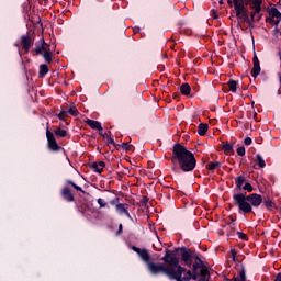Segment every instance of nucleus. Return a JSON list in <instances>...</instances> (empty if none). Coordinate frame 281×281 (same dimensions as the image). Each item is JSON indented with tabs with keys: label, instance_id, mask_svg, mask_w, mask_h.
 I'll return each mask as SVG.
<instances>
[{
	"label": "nucleus",
	"instance_id": "nucleus-1",
	"mask_svg": "<svg viewBox=\"0 0 281 281\" xmlns=\"http://www.w3.org/2000/svg\"><path fill=\"white\" fill-rule=\"evenodd\" d=\"M160 260L169 266L167 274L169 280H199V273H207L209 270L201 259V254L186 247H178L175 250L166 248L165 256Z\"/></svg>",
	"mask_w": 281,
	"mask_h": 281
},
{
	"label": "nucleus",
	"instance_id": "nucleus-2",
	"mask_svg": "<svg viewBox=\"0 0 281 281\" xmlns=\"http://www.w3.org/2000/svg\"><path fill=\"white\" fill-rule=\"evenodd\" d=\"M171 150V161L172 164H178L182 172H192L196 168V157L192 151L188 150V147L176 143Z\"/></svg>",
	"mask_w": 281,
	"mask_h": 281
},
{
	"label": "nucleus",
	"instance_id": "nucleus-3",
	"mask_svg": "<svg viewBox=\"0 0 281 281\" xmlns=\"http://www.w3.org/2000/svg\"><path fill=\"white\" fill-rule=\"evenodd\" d=\"M233 203L238 207L239 214H251L254 207L262 205V196L258 193H236L233 195Z\"/></svg>",
	"mask_w": 281,
	"mask_h": 281
},
{
	"label": "nucleus",
	"instance_id": "nucleus-4",
	"mask_svg": "<svg viewBox=\"0 0 281 281\" xmlns=\"http://www.w3.org/2000/svg\"><path fill=\"white\" fill-rule=\"evenodd\" d=\"M132 251H135V254L139 256L140 260H143V262L147 265V269L151 273V276H159V273H164L168 277L170 266H166V263H155L150 261V254L148 252V249H140L136 246H132Z\"/></svg>",
	"mask_w": 281,
	"mask_h": 281
},
{
	"label": "nucleus",
	"instance_id": "nucleus-5",
	"mask_svg": "<svg viewBox=\"0 0 281 281\" xmlns=\"http://www.w3.org/2000/svg\"><path fill=\"white\" fill-rule=\"evenodd\" d=\"M46 139H47V147L53 153H60V150H63V147L58 145V142H56V137L54 136V133L49 131V127L46 128Z\"/></svg>",
	"mask_w": 281,
	"mask_h": 281
},
{
	"label": "nucleus",
	"instance_id": "nucleus-6",
	"mask_svg": "<svg viewBox=\"0 0 281 281\" xmlns=\"http://www.w3.org/2000/svg\"><path fill=\"white\" fill-rule=\"evenodd\" d=\"M49 49V44L45 42V37H42L35 43V47L31 49L33 56H42Z\"/></svg>",
	"mask_w": 281,
	"mask_h": 281
},
{
	"label": "nucleus",
	"instance_id": "nucleus-7",
	"mask_svg": "<svg viewBox=\"0 0 281 281\" xmlns=\"http://www.w3.org/2000/svg\"><path fill=\"white\" fill-rule=\"evenodd\" d=\"M21 45H22L23 52L27 54L30 49H32V45H34V37H32L30 33L22 35Z\"/></svg>",
	"mask_w": 281,
	"mask_h": 281
},
{
	"label": "nucleus",
	"instance_id": "nucleus-8",
	"mask_svg": "<svg viewBox=\"0 0 281 281\" xmlns=\"http://www.w3.org/2000/svg\"><path fill=\"white\" fill-rule=\"evenodd\" d=\"M254 67L251 69V76L252 78H258L260 76V71H262V68H260V60L258 59V55L256 53L252 57Z\"/></svg>",
	"mask_w": 281,
	"mask_h": 281
},
{
	"label": "nucleus",
	"instance_id": "nucleus-9",
	"mask_svg": "<svg viewBox=\"0 0 281 281\" xmlns=\"http://www.w3.org/2000/svg\"><path fill=\"white\" fill-rule=\"evenodd\" d=\"M60 194L61 199L68 203H74V201H76V198L74 196V193H71V189H69V187H64Z\"/></svg>",
	"mask_w": 281,
	"mask_h": 281
},
{
	"label": "nucleus",
	"instance_id": "nucleus-10",
	"mask_svg": "<svg viewBox=\"0 0 281 281\" xmlns=\"http://www.w3.org/2000/svg\"><path fill=\"white\" fill-rule=\"evenodd\" d=\"M115 207H116V212L119 214H125V216H127V218H131V213L128 212V204L127 203H124V204L117 203L115 205Z\"/></svg>",
	"mask_w": 281,
	"mask_h": 281
},
{
	"label": "nucleus",
	"instance_id": "nucleus-11",
	"mask_svg": "<svg viewBox=\"0 0 281 281\" xmlns=\"http://www.w3.org/2000/svg\"><path fill=\"white\" fill-rule=\"evenodd\" d=\"M233 5L236 11V16H239V19H241L243 21H245L247 16H249V14H247V11L245 10V1L243 2L241 9L236 8V3H234Z\"/></svg>",
	"mask_w": 281,
	"mask_h": 281
},
{
	"label": "nucleus",
	"instance_id": "nucleus-12",
	"mask_svg": "<svg viewBox=\"0 0 281 281\" xmlns=\"http://www.w3.org/2000/svg\"><path fill=\"white\" fill-rule=\"evenodd\" d=\"M86 124L90 126V128H93V131H100V132L103 131L102 123H100L99 121L87 119Z\"/></svg>",
	"mask_w": 281,
	"mask_h": 281
},
{
	"label": "nucleus",
	"instance_id": "nucleus-13",
	"mask_svg": "<svg viewBox=\"0 0 281 281\" xmlns=\"http://www.w3.org/2000/svg\"><path fill=\"white\" fill-rule=\"evenodd\" d=\"M106 166V164L104 161H100V162H92L91 164V168L94 172H98L99 175H102V172L104 171V167Z\"/></svg>",
	"mask_w": 281,
	"mask_h": 281
},
{
	"label": "nucleus",
	"instance_id": "nucleus-14",
	"mask_svg": "<svg viewBox=\"0 0 281 281\" xmlns=\"http://www.w3.org/2000/svg\"><path fill=\"white\" fill-rule=\"evenodd\" d=\"M262 203H263L265 207L268 210V212H271V210H273V207H276V202H273V200L269 196L262 198Z\"/></svg>",
	"mask_w": 281,
	"mask_h": 281
},
{
	"label": "nucleus",
	"instance_id": "nucleus-15",
	"mask_svg": "<svg viewBox=\"0 0 281 281\" xmlns=\"http://www.w3.org/2000/svg\"><path fill=\"white\" fill-rule=\"evenodd\" d=\"M222 149L225 153V155H234V144H231L229 142L223 143Z\"/></svg>",
	"mask_w": 281,
	"mask_h": 281
},
{
	"label": "nucleus",
	"instance_id": "nucleus-16",
	"mask_svg": "<svg viewBox=\"0 0 281 281\" xmlns=\"http://www.w3.org/2000/svg\"><path fill=\"white\" fill-rule=\"evenodd\" d=\"M250 8L255 11V14H260L262 12V0H254Z\"/></svg>",
	"mask_w": 281,
	"mask_h": 281
},
{
	"label": "nucleus",
	"instance_id": "nucleus-17",
	"mask_svg": "<svg viewBox=\"0 0 281 281\" xmlns=\"http://www.w3.org/2000/svg\"><path fill=\"white\" fill-rule=\"evenodd\" d=\"M268 14L270 18L281 21V12L278 10V8H270Z\"/></svg>",
	"mask_w": 281,
	"mask_h": 281
},
{
	"label": "nucleus",
	"instance_id": "nucleus-18",
	"mask_svg": "<svg viewBox=\"0 0 281 281\" xmlns=\"http://www.w3.org/2000/svg\"><path fill=\"white\" fill-rule=\"evenodd\" d=\"M49 74V67L47 64L40 65L38 78H45Z\"/></svg>",
	"mask_w": 281,
	"mask_h": 281
},
{
	"label": "nucleus",
	"instance_id": "nucleus-19",
	"mask_svg": "<svg viewBox=\"0 0 281 281\" xmlns=\"http://www.w3.org/2000/svg\"><path fill=\"white\" fill-rule=\"evenodd\" d=\"M210 128V126L205 123H200L198 126V134L203 137L204 135H206L207 130Z\"/></svg>",
	"mask_w": 281,
	"mask_h": 281
},
{
	"label": "nucleus",
	"instance_id": "nucleus-20",
	"mask_svg": "<svg viewBox=\"0 0 281 281\" xmlns=\"http://www.w3.org/2000/svg\"><path fill=\"white\" fill-rule=\"evenodd\" d=\"M42 56L47 65H52V61L54 60L52 49L48 48Z\"/></svg>",
	"mask_w": 281,
	"mask_h": 281
},
{
	"label": "nucleus",
	"instance_id": "nucleus-21",
	"mask_svg": "<svg viewBox=\"0 0 281 281\" xmlns=\"http://www.w3.org/2000/svg\"><path fill=\"white\" fill-rule=\"evenodd\" d=\"M191 91L192 88L190 87V83H182L180 86V93H182V95H190Z\"/></svg>",
	"mask_w": 281,
	"mask_h": 281
},
{
	"label": "nucleus",
	"instance_id": "nucleus-22",
	"mask_svg": "<svg viewBox=\"0 0 281 281\" xmlns=\"http://www.w3.org/2000/svg\"><path fill=\"white\" fill-rule=\"evenodd\" d=\"M227 86L229 91H232V93H236V91H238V82L236 80L234 79L228 80Z\"/></svg>",
	"mask_w": 281,
	"mask_h": 281
},
{
	"label": "nucleus",
	"instance_id": "nucleus-23",
	"mask_svg": "<svg viewBox=\"0 0 281 281\" xmlns=\"http://www.w3.org/2000/svg\"><path fill=\"white\" fill-rule=\"evenodd\" d=\"M243 2H245V0H227V4L229 5V8H233L235 3L238 10L243 9Z\"/></svg>",
	"mask_w": 281,
	"mask_h": 281
},
{
	"label": "nucleus",
	"instance_id": "nucleus-24",
	"mask_svg": "<svg viewBox=\"0 0 281 281\" xmlns=\"http://www.w3.org/2000/svg\"><path fill=\"white\" fill-rule=\"evenodd\" d=\"M245 181H246L245 176H238L235 179L236 190H243V183H245Z\"/></svg>",
	"mask_w": 281,
	"mask_h": 281
},
{
	"label": "nucleus",
	"instance_id": "nucleus-25",
	"mask_svg": "<svg viewBox=\"0 0 281 281\" xmlns=\"http://www.w3.org/2000/svg\"><path fill=\"white\" fill-rule=\"evenodd\" d=\"M221 167V162L218 161H214V162H209L206 165V170H210V172H214L215 170H217V168Z\"/></svg>",
	"mask_w": 281,
	"mask_h": 281
},
{
	"label": "nucleus",
	"instance_id": "nucleus-26",
	"mask_svg": "<svg viewBox=\"0 0 281 281\" xmlns=\"http://www.w3.org/2000/svg\"><path fill=\"white\" fill-rule=\"evenodd\" d=\"M65 183L67 186H71L77 192H81V194H85V191L81 189V187H79L78 184H76L72 180H65Z\"/></svg>",
	"mask_w": 281,
	"mask_h": 281
},
{
	"label": "nucleus",
	"instance_id": "nucleus-27",
	"mask_svg": "<svg viewBox=\"0 0 281 281\" xmlns=\"http://www.w3.org/2000/svg\"><path fill=\"white\" fill-rule=\"evenodd\" d=\"M256 164L259 166V168H266L267 162H265V158L260 154L256 155Z\"/></svg>",
	"mask_w": 281,
	"mask_h": 281
},
{
	"label": "nucleus",
	"instance_id": "nucleus-28",
	"mask_svg": "<svg viewBox=\"0 0 281 281\" xmlns=\"http://www.w3.org/2000/svg\"><path fill=\"white\" fill-rule=\"evenodd\" d=\"M198 281H210V270L207 272H200Z\"/></svg>",
	"mask_w": 281,
	"mask_h": 281
},
{
	"label": "nucleus",
	"instance_id": "nucleus-29",
	"mask_svg": "<svg viewBox=\"0 0 281 281\" xmlns=\"http://www.w3.org/2000/svg\"><path fill=\"white\" fill-rule=\"evenodd\" d=\"M56 137H65L67 135V131L66 130H63L60 127H57L55 131H54Z\"/></svg>",
	"mask_w": 281,
	"mask_h": 281
},
{
	"label": "nucleus",
	"instance_id": "nucleus-30",
	"mask_svg": "<svg viewBox=\"0 0 281 281\" xmlns=\"http://www.w3.org/2000/svg\"><path fill=\"white\" fill-rule=\"evenodd\" d=\"M280 21L281 20H276L274 18H266V23H270V25H276L278 27V25H280Z\"/></svg>",
	"mask_w": 281,
	"mask_h": 281
},
{
	"label": "nucleus",
	"instance_id": "nucleus-31",
	"mask_svg": "<svg viewBox=\"0 0 281 281\" xmlns=\"http://www.w3.org/2000/svg\"><path fill=\"white\" fill-rule=\"evenodd\" d=\"M58 120L65 121L69 117V112L61 110L59 114L56 115Z\"/></svg>",
	"mask_w": 281,
	"mask_h": 281
},
{
	"label": "nucleus",
	"instance_id": "nucleus-32",
	"mask_svg": "<svg viewBox=\"0 0 281 281\" xmlns=\"http://www.w3.org/2000/svg\"><path fill=\"white\" fill-rule=\"evenodd\" d=\"M239 281H247V273L245 268L243 267L241 270L238 272Z\"/></svg>",
	"mask_w": 281,
	"mask_h": 281
},
{
	"label": "nucleus",
	"instance_id": "nucleus-33",
	"mask_svg": "<svg viewBox=\"0 0 281 281\" xmlns=\"http://www.w3.org/2000/svg\"><path fill=\"white\" fill-rule=\"evenodd\" d=\"M67 113L68 115L70 114L74 117H77V115L79 114L78 109H76V106L68 109Z\"/></svg>",
	"mask_w": 281,
	"mask_h": 281
},
{
	"label": "nucleus",
	"instance_id": "nucleus-34",
	"mask_svg": "<svg viewBox=\"0 0 281 281\" xmlns=\"http://www.w3.org/2000/svg\"><path fill=\"white\" fill-rule=\"evenodd\" d=\"M148 201H149L148 196L144 195V196L140 199V201H139L140 207H146V205H148Z\"/></svg>",
	"mask_w": 281,
	"mask_h": 281
},
{
	"label": "nucleus",
	"instance_id": "nucleus-35",
	"mask_svg": "<svg viewBox=\"0 0 281 281\" xmlns=\"http://www.w3.org/2000/svg\"><path fill=\"white\" fill-rule=\"evenodd\" d=\"M245 154H246L245 146H240L237 148V155H239V157H245Z\"/></svg>",
	"mask_w": 281,
	"mask_h": 281
},
{
	"label": "nucleus",
	"instance_id": "nucleus-36",
	"mask_svg": "<svg viewBox=\"0 0 281 281\" xmlns=\"http://www.w3.org/2000/svg\"><path fill=\"white\" fill-rule=\"evenodd\" d=\"M97 203H98V205H99L100 209L106 207V201H104V199H102V198H99V199L97 200Z\"/></svg>",
	"mask_w": 281,
	"mask_h": 281
},
{
	"label": "nucleus",
	"instance_id": "nucleus-37",
	"mask_svg": "<svg viewBox=\"0 0 281 281\" xmlns=\"http://www.w3.org/2000/svg\"><path fill=\"white\" fill-rule=\"evenodd\" d=\"M243 190H245L246 192H251L254 190V186H251V183L247 182L243 187Z\"/></svg>",
	"mask_w": 281,
	"mask_h": 281
},
{
	"label": "nucleus",
	"instance_id": "nucleus-38",
	"mask_svg": "<svg viewBox=\"0 0 281 281\" xmlns=\"http://www.w3.org/2000/svg\"><path fill=\"white\" fill-rule=\"evenodd\" d=\"M244 144L245 146H251V144H254V140L251 139V137L248 136L244 139Z\"/></svg>",
	"mask_w": 281,
	"mask_h": 281
},
{
	"label": "nucleus",
	"instance_id": "nucleus-39",
	"mask_svg": "<svg viewBox=\"0 0 281 281\" xmlns=\"http://www.w3.org/2000/svg\"><path fill=\"white\" fill-rule=\"evenodd\" d=\"M237 236L240 240H247V234L243 232H237Z\"/></svg>",
	"mask_w": 281,
	"mask_h": 281
},
{
	"label": "nucleus",
	"instance_id": "nucleus-40",
	"mask_svg": "<svg viewBox=\"0 0 281 281\" xmlns=\"http://www.w3.org/2000/svg\"><path fill=\"white\" fill-rule=\"evenodd\" d=\"M105 139H106L108 144H112V146H117V144H115V139H113V137L108 136Z\"/></svg>",
	"mask_w": 281,
	"mask_h": 281
},
{
	"label": "nucleus",
	"instance_id": "nucleus-41",
	"mask_svg": "<svg viewBox=\"0 0 281 281\" xmlns=\"http://www.w3.org/2000/svg\"><path fill=\"white\" fill-rule=\"evenodd\" d=\"M131 144H128V143H123V144H121V148H123V150H131Z\"/></svg>",
	"mask_w": 281,
	"mask_h": 281
},
{
	"label": "nucleus",
	"instance_id": "nucleus-42",
	"mask_svg": "<svg viewBox=\"0 0 281 281\" xmlns=\"http://www.w3.org/2000/svg\"><path fill=\"white\" fill-rule=\"evenodd\" d=\"M244 21H245V23H247L249 25V27H254V23L251 22V19H249V15L246 16V19Z\"/></svg>",
	"mask_w": 281,
	"mask_h": 281
},
{
	"label": "nucleus",
	"instance_id": "nucleus-43",
	"mask_svg": "<svg viewBox=\"0 0 281 281\" xmlns=\"http://www.w3.org/2000/svg\"><path fill=\"white\" fill-rule=\"evenodd\" d=\"M117 203H120V198H114L110 201V205H117Z\"/></svg>",
	"mask_w": 281,
	"mask_h": 281
},
{
	"label": "nucleus",
	"instance_id": "nucleus-44",
	"mask_svg": "<svg viewBox=\"0 0 281 281\" xmlns=\"http://www.w3.org/2000/svg\"><path fill=\"white\" fill-rule=\"evenodd\" d=\"M231 255L234 261H236V249H231Z\"/></svg>",
	"mask_w": 281,
	"mask_h": 281
},
{
	"label": "nucleus",
	"instance_id": "nucleus-45",
	"mask_svg": "<svg viewBox=\"0 0 281 281\" xmlns=\"http://www.w3.org/2000/svg\"><path fill=\"white\" fill-rule=\"evenodd\" d=\"M122 232H123V226H122V224H120L119 229L116 232V236H120V234H122Z\"/></svg>",
	"mask_w": 281,
	"mask_h": 281
},
{
	"label": "nucleus",
	"instance_id": "nucleus-46",
	"mask_svg": "<svg viewBox=\"0 0 281 281\" xmlns=\"http://www.w3.org/2000/svg\"><path fill=\"white\" fill-rule=\"evenodd\" d=\"M256 14H259V13H256L255 11L250 14V18H251V23L252 21H256Z\"/></svg>",
	"mask_w": 281,
	"mask_h": 281
},
{
	"label": "nucleus",
	"instance_id": "nucleus-47",
	"mask_svg": "<svg viewBox=\"0 0 281 281\" xmlns=\"http://www.w3.org/2000/svg\"><path fill=\"white\" fill-rule=\"evenodd\" d=\"M99 135H101V137L103 138V139H106V137H109V134L108 133H102V132H100L99 133Z\"/></svg>",
	"mask_w": 281,
	"mask_h": 281
},
{
	"label": "nucleus",
	"instance_id": "nucleus-48",
	"mask_svg": "<svg viewBox=\"0 0 281 281\" xmlns=\"http://www.w3.org/2000/svg\"><path fill=\"white\" fill-rule=\"evenodd\" d=\"M139 26H135L134 29H133V32H134V34H139Z\"/></svg>",
	"mask_w": 281,
	"mask_h": 281
},
{
	"label": "nucleus",
	"instance_id": "nucleus-49",
	"mask_svg": "<svg viewBox=\"0 0 281 281\" xmlns=\"http://www.w3.org/2000/svg\"><path fill=\"white\" fill-rule=\"evenodd\" d=\"M273 281H281V273H278Z\"/></svg>",
	"mask_w": 281,
	"mask_h": 281
},
{
	"label": "nucleus",
	"instance_id": "nucleus-50",
	"mask_svg": "<svg viewBox=\"0 0 281 281\" xmlns=\"http://www.w3.org/2000/svg\"><path fill=\"white\" fill-rule=\"evenodd\" d=\"M179 93H173V100H177V98H179Z\"/></svg>",
	"mask_w": 281,
	"mask_h": 281
},
{
	"label": "nucleus",
	"instance_id": "nucleus-51",
	"mask_svg": "<svg viewBox=\"0 0 281 281\" xmlns=\"http://www.w3.org/2000/svg\"><path fill=\"white\" fill-rule=\"evenodd\" d=\"M233 280L234 281H240V279L238 277H234Z\"/></svg>",
	"mask_w": 281,
	"mask_h": 281
},
{
	"label": "nucleus",
	"instance_id": "nucleus-52",
	"mask_svg": "<svg viewBox=\"0 0 281 281\" xmlns=\"http://www.w3.org/2000/svg\"><path fill=\"white\" fill-rule=\"evenodd\" d=\"M224 1L223 0H220V5H223Z\"/></svg>",
	"mask_w": 281,
	"mask_h": 281
},
{
	"label": "nucleus",
	"instance_id": "nucleus-53",
	"mask_svg": "<svg viewBox=\"0 0 281 281\" xmlns=\"http://www.w3.org/2000/svg\"><path fill=\"white\" fill-rule=\"evenodd\" d=\"M167 198L170 199V193H167Z\"/></svg>",
	"mask_w": 281,
	"mask_h": 281
},
{
	"label": "nucleus",
	"instance_id": "nucleus-54",
	"mask_svg": "<svg viewBox=\"0 0 281 281\" xmlns=\"http://www.w3.org/2000/svg\"><path fill=\"white\" fill-rule=\"evenodd\" d=\"M236 221L235 218H232V222Z\"/></svg>",
	"mask_w": 281,
	"mask_h": 281
},
{
	"label": "nucleus",
	"instance_id": "nucleus-55",
	"mask_svg": "<svg viewBox=\"0 0 281 281\" xmlns=\"http://www.w3.org/2000/svg\"><path fill=\"white\" fill-rule=\"evenodd\" d=\"M256 115H258V113H255V117H256Z\"/></svg>",
	"mask_w": 281,
	"mask_h": 281
},
{
	"label": "nucleus",
	"instance_id": "nucleus-56",
	"mask_svg": "<svg viewBox=\"0 0 281 281\" xmlns=\"http://www.w3.org/2000/svg\"><path fill=\"white\" fill-rule=\"evenodd\" d=\"M279 3H281V0L279 1Z\"/></svg>",
	"mask_w": 281,
	"mask_h": 281
}]
</instances>
